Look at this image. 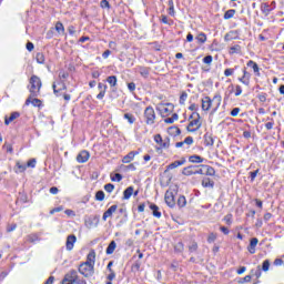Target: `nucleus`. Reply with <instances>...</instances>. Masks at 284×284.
<instances>
[{
	"mask_svg": "<svg viewBox=\"0 0 284 284\" xmlns=\"http://www.w3.org/2000/svg\"><path fill=\"white\" fill-rule=\"evenodd\" d=\"M214 101L215 103V109L214 112H216L219 110V108H221V101H223V99L221 98L220 93H216L213 99L211 100L210 97H205L202 99V110L204 112H209V110H211L212 108V102Z\"/></svg>",
	"mask_w": 284,
	"mask_h": 284,
	"instance_id": "nucleus-1",
	"label": "nucleus"
},
{
	"mask_svg": "<svg viewBox=\"0 0 284 284\" xmlns=\"http://www.w3.org/2000/svg\"><path fill=\"white\" fill-rule=\"evenodd\" d=\"M189 125L186 126L187 132H197V130H201V125H203V122H201V114L199 112H193L189 118Z\"/></svg>",
	"mask_w": 284,
	"mask_h": 284,
	"instance_id": "nucleus-2",
	"label": "nucleus"
},
{
	"mask_svg": "<svg viewBox=\"0 0 284 284\" xmlns=\"http://www.w3.org/2000/svg\"><path fill=\"white\" fill-rule=\"evenodd\" d=\"M41 78L37 75H32L29 80V92L31 97H39V93L41 92Z\"/></svg>",
	"mask_w": 284,
	"mask_h": 284,
	"instance_id": "nucleus-3",
	"label": "nucleus"
},
{
	"mask_svg": "<svg viewBox=\"0 0 284 284\" xmlns=\"http://www.w3.org/2000/svg\"><path fill=\"white\" fill-rule=\"evenodd\" d=\"M144 119H145L146 125H154L156 121V113L154 112V108L148 106L144 110Z\"/></svg>",
	"mask_w": 284,
	"mask_h": 284,
	"instance_id": "nucleus-4",
	"label": "nucleus"
},
{
	"mask_svg": "<svg viewBox=\"0 0 284 284\" xmlns=\"http://www.w3.org/2000/svg\"><path fill=\"white\" fill-rule=\"evenodd\" d=\"M79 272L80 274H82V276H92V274H94V266H92V264L84 262L79 266Z\"/></svg>",
	"mask_w": 284,
	"mask_h": 284,
	"instance_id": "nucleus-5",
	"label": "nucleus"
},
{
	"mask_svg": "<svg viewBox=\"0 0 284 284\" xmlns=\"http://www.w3.org/2000/svg\"><path fill=\"white\" fill-rule=\"evenodd\" d=\"M159 111L162 114V116H170V114L174 112V104L172 103L161 104L159 106Z\"/></svg>",
	"mask_w": 284,
	"mask_h": 284,
	"instance_id": "nucleus-6",
	"label": "nucleus"
},
{
	"mask_svg": "<svg viewBox=\"0 0 284 284\" xmlns=\"http://www.w3.org/2000/svg\"><path fill=\"white\" fill-rule=\"evenodd\" d=\"M164 201L169 207H174L176 205V201L174 200V192L166 191L164 195Z\"/></svg>",
	"mask_w": 284,
	"mask_h": 284,
	"instance_id": "nucleus-7",
	"label": "nucleus"
},
{
	"mask_svg": "<svg viewBox=\"0 0 284 284\" xmlns=\"http://www.w3.org/2000/svg\"><path fill=\"white\" fill-rule=\"evenodd\" d=\"M36 95H32L30 93L29 98L26 100V105H30V103L33 105V108H41V100L34 98Z\"/></svg>",
	"mask_w": 284,
	"mask_h": 284,
	"instance_id": "nucleus-8",
	"label": "nucleus"
},
{
	"mask_svg": "<svg viewBox=\"0 0 284 284\" xmlns=\"http://www.w3.org/2000/svg\"><path fill=\"white\" fill-rule=\"evenodd\" d=\"M74 243H77V235H69L65 242L68 252H72V250H74Z\"/></svg>",
	"mask_w": 284,
	"mask_h": 284,
	"instance_id": "nucleus-9",
	"label": "nucleus"
},
{
	"mask_svg": "<svg viewBox=\"0 0 284 284\" xmlns=\"http://www.w3.org/2000/svg\"><path fill=\"white\" fill-rule=\"evenodd\" d=\"M181 165H185V158H182V160L174 161L173 163L169 164L166 166L165 172H170V170H176V168H181Z\"/></svg>",
	"mask_w": 284,
	"mask_h": 284,
	"instance_id": "nucleus-10",
	"label": "nucleus"
},
{
	"mask_svg": "<svg viewBox=\"0 0 284 284\" xmlns=\"http://www.w3.org/2000/svg\"><path fill=\"white\" fill-rule=\"evenodd\" d=\"M89 160H90V152L88 151H81L77 156L78 163H88Z\"/></svg>",
	"mask_w": 284,
	"mask_h": 284,
	"instance_id": "nucleus-11",
	"label": "nucleus"
},
{
	"mask_svg": "<svg viewBox=\"0 0 284 284\" xmlns=\"http://www.w3.org/2000/svg\"><path fill=\"white\" fill-rule=\"evenodd\" d=\"M119 206L116 205H112L111 207H109L102 215V221H108V219L112 217V214L114 212H116Z\"/></svg>",
	"mask_w": 284,
	"mask_h": 284,
	"instance_id": "nucleus-12",
	"label": "nucleus"
},
{
	"mask_svg": "<svg viewBox=\"0 0 284 284\" xmlns=\"http://www.w3.org/2000/svg\"><path fill=\"white\" fill-rule=\"evenodd\" d=\"M256 245H258V239H251L250 244L247 246V251L250 252V254H256Z\"/></svg>",
	"mask_w": 284,
	"mask_h": 284,
	"instance_id": "nucleus-13",
	"label": "nucleus"
},
{
	"mask_svg": "<svg viewBox=\"0 0 284 284\" xmlns=\"http://www.w3.org/2000/svg\"><path fill=\"white\" fill-rule=\"evenodd\" d=\"M97 262V252L94 250H91L87 256V261L84 263H88L89 265L94 267V263Z\"/></svg>",
	"mask_w": 284,
	"mask_h": 284,
	"instance_id": "nucleus-14",
	"label": "nucleus"
},
{
	"mask_svg": "<svg viewBox=\"0 0 284 284\" xmlns=\"http://www.w3.org/2000/svg\"><path fill=\"white\" fill-rule=\"evenodd\" d=\"M77 278H79V275H77V271H71L64 276V282L68 283L69 281L71 283H77Z\"/></svg>",
	"mask_w": 284,
	"mask_h": 284,
	"instance_id": "nucleus-15",
	"label": "nucleus"
},
{
	"mask_svg": "<svg viewBox=\"0 0 284 284\" xmlns=\"http://www.w3.org/2000/svg\"><path fill=\"white\" fill-rule=\"evenodd\" d=\"M98 90H100L99 94L97 95V99L101 100L105 97V92L108 91V85L104 83L98 84Z\"/></svg>",
	"mask_w": 284,
	"mask_h": 284,
	"instance_id": "nucleus-16",
	"label": "nucleus"
},
{
	"mask_svg": "<svg viewBox=\"0 0 284 284\" xmlns=\"http://www.w3.org/2000/svg\"><path fill=\"white\" fill-rule=\"evenodd\" d=\"M139 154V151H131L122 159V163H132L134 161V156Z\"/></svg>",
	"mask_w": 284,
	"mask_h": 284,
	"instance_id": "nucleus-17",
	"label": "nucleus"
},
{
	"mask_svg": "<svg viewBox=\"0 0 284 284\" xmlns=\"http://www.w3.org/2000/svg\"><path fill=\"white\" fill-rule=\"evenodd\" d=\"M182 174L184 176H192V174H196V166L191 165V166L184 168L182 171Z\"/></svg>",
	"mask_w": 284,
	"mask_h": 284,
	"instance_id": "nucleus-18",
	"label": "nucleus"
},
{
	"mask_svg": "<svg viewBox=\"0 0 284 284\" xmlns=\"http://www.w3.org/2000/svg\"><path fill=\"white\" fill-rule=\"evenodd\" d=\"M247 68H252L253 72L256 74V77H261V71L258 68V64L252 60L247 62Z\"/></svg>",
	"mask_w": 284,
	"mask_h": 284,
	"instance_id": "nucleus-19",
	"label": "nucleus"
},
{
	"mask_svg": "<svg viewBox=\"0 0 284 284\" xmlns=\"http://www.w3.org/2000/svg\"><path fill=\"white\" fill-rule=\"evenodd\" d=\"M19 116H21V114L19 112L11 113L9 118L4 119V124L10 125L12 123V121L19 119Z\"/></svg>",
	"mask_w": 284,
	"mask_h": 284,
	"instance_id": "nucleus-20",
	"label": "nucleus"
},
{
	"mask_svg": "<svg viewBox=\"0 0 284 284\" xmlns=\"http://www.w3.org/2000/svg\"><path fill=\"white\" fill-rule=\"evenodd\" d=\"M150 210L155 219H161V212L159 211V206H156V204H150Z\"/></svg>",
	"mask_w": 284,
	"mask_h": 284,
	"instance_id": "nucleus-21",
	"label": "nucleus"
},
{
	"mask_svg": "<svg viewBox=\"0 0 284 284\" xmlns=\"http://www.w3.org/2000/svg\"><path fill=\"white\" fill-rule=\"evenodd\" d=\"M203 169H204V174H206V176H214V174H216V171L214 170V168L210 165H203Z\"/></svg>",
	"mask_w": 284,
	"mask_h": 284,
	"instance_id": "nucleus-22",
	"label": "nucleus"
},
{
	"mask_svg": "<svg viewBox=\"0 0 284 284\" xmlns=\"http://www.w3.org/2000/svg\"><path fill=\"white\" fill-rule=\"evenodd\" d=\"M139 72H140L141 77H143V79H148V77H150V68L140 67Z\"/></svg>",
	"mask_w": 284,
	"mask_h": 284,
	"instance_id": "nucleus-23",
	"label": "nucleus"
},
{
	"mask_svg": "<svg viewBox=\"0 0 284 284\" xmlns=\"http://www.w3.org/2000/svg\"><path fill=\"white\" fill-rule=\"evenodd\" d=\"M233 39H239V36H236L235 31H230L224 37V41H233Z\"/></svg>",
	"mask_w": 284,
	"mask_h": 284,
	"instance_id": "nucleus-24",
	"label": "nucleus"
},
{
	"mask_svg": "<svg viewBox=\"0 0 284 284\" xmlns=\"http://www.w3.org/2000/svg\"><path fill=\"white\" fill-rule=\"evenodd\" d=\"M204 143L205 145H214V138H212V134L206 133L204 135Z\"/></svg>",
	"mask_w": 284,
	"mask_h": 284,
	"instance_id": "nucleus-25",
	"label": "nucleus"
},
{
	"mask_svg": "<svg viewBox=\"0 0 284 284\" xmlns=\"http://www.w3.org/2000/svg\"><path fill=\"white\" fill-rule=\"evenodd\" d=\"M174 121H179V114L173 113L171 118L164 119V123H168L169 125H172Z\"/></svg>",
	"mask_w": 284,
	"mask_h": 284,
	"instance_id": "nucleus-26",
	"label": "nucleus"
},
{
	"mask_svg": "<svg viewBox=\"0 0 284 284\" xmlns=\"http://www.w3.org/2000/svg\"><path fill=\"white\" fill-rule=\"evenodd\" d=\"M114 250H116V242L111 241L106 247V254H114Z\"/></svg>",
	"mask_w": 284,
	"mask_h": 284,
	"instance_id": "nucleus-27",
	"label": "nucleus"
},
{
	"mask_svg": "<svg viewBox=\"0 0 284 284\" xmlns=\"http://www.w3.org/2000/svg\"><path fill=\"white\" fill-rule=\"evenodd\" d=\"M203 187H214V181L210 180V178H205L202 180Z\"/></svg>",
	"mask_w": 284,
	"mask_h": 284,
	"instance_id": "nucleus-28",
	"label": "nucleus"
},
{
	"mask_svg": "<svg viewBox=\"0 0 284 284\" xmlns=\"http://www.w3.org/2000/svg\"><path fill=\"white\" fill-rule=\"evenodd\" d=\"M195 39H196L197 43L203 44V43H205V41H207V36L205 33L201 32L196 36Z\"/></svg>",
	"mask_w": 284,
	"mask_h": 284,
	"instance_id": "nucleus-29",
	"label": "nucleus"
},
{
	"mask_svg": "<svg viewBox=\"0 0 284 284\" xmlns=\"http://www.w3.org/2000/svg\"><path fill=\"white\" fill-rule=\"evenodd\" d=\"M189 161L190 163H203V158L201 155H191Z\"/></svg>",
	"mask_w": 284,
	"mask_h": 284,
	"instance_id": "nucleus-30",
	"label": "nucleus"
},
{
	"mask_svg": "<svg viewBox=\"0 0 284 284\" xmlns=\"http://www.w3.org/2000/svg\"><path fill=\"white\" fill-rule=\"evenodd\" d=\"M132 194H134V187L129 186L124 192H123V196L125 200L130 199L132 196Z\"/></svg>",
	"mask_w": 284,
	"mask_h": 284,
	"instance_id": "nucleus-31",
	"label": "nucleus"
},
{
	"mask_svg": "<svg viewBox=\"0 0 284 284\" xmlns=\"http://www.w3.org/2000/svg\"><path fill=\"white\" fill-rule=\"evenodd\" d=\"M124 119H126L130 125H132L136 121V118L132 113H125Z\"/></svg>",
	"mask_w": 284,
	"mask_h": 284,
	"instance_id": "nucleus-32",
	"label": "nucleus"
},
{
	"mask_svg": "<svg viewBox=\"0 0 284 284\" xmlns=\"http://www.w3.org/2000/svg\"><path fill=\"white\" fill-rule=\"evenodd\" d=\"M230 54H241V45L235 44L230 48Z\"/></svg>",
	"mask_w": 284,
	"mask_h": 284,
	"instance_id": "nucleus-33",
	"label": "nucleus"
},
{
	"mask_svg": "<svg viewBox=\"0 0 284 284\" xmlns=\"http://www.w3.org/2000/svg\"><path fill=\"white\" fill-rule=\"evenodd\" d=\"M108 83L111 85V88L116 87V75H111L106 78Z\"/></svg>",
	"mask_w": 284,
	"mask_h": 284,
	"instance_id": "nucleus-34",
	"label": "nucleus"
},
{
	"mask_svg": "<svg viewBox=\"0 0 284 284\" xmlns=\"http://www.w3.org/2000/svg\"><path fill=\"white\" fill-rule=\"evenodd\" d=\"M234 14H236V10L234 9H230L224 13V19H232L234 18Z\"/></svg>",
	"mask_w": 284,
	"mask_h": 284,
	"instance_id": "nucleus-35",
	"label": "nucleus"
},
{
	"mask_svg": "<svg viewBox=\"0 0 284 284\" xmlns=\"http://www.w3.org/2000/svg\"><path fill=\"white\" fill-rule=\"evenodd\" d=\"M55 30L59 34H63V32H65V28L63 27V23H61V22L55 23Z\"/></svg>",
	"mask_w": 284,
	"mask_h": 284,
	"instance_id": "nucleus-36",
	"label": "nucleus"
},
{
	"mask_svg": "<svg viewBox=\"0 0 284 284\" xmlns=\"http://www.w3.org/2000/svg\"><path fill=\"white\" fill-rule=\"evenodd\" d=\"M95 201H105V193L103 191H98L95 193Z\"/></svg>",
	"mask_w": 284,
	"mask_h": 284,
	"instance_id": "nucleus-37",
	"label": "nucleus"
},
{
	"mask_svg": "<svg viewBox=\"0 0 284 284\" xmlns=\"http://www.w3.org/2000/svg\"><path fill=\"white\" fill-rule=\"evenodd\" d=\"M187 101V92H182L180 95V105H185V102Z\"/></svg>",
	"mask_w": 284,
	"mask_h": 284,
	"instance_id": "nucleus-38",
	"label": "nucleus"
},
{
	"mask_svg": "<svg viewBox=\"0 0 284 284\" xmlns=\"http://www.w3.org/2000/svg\"><path fill=\"white\" fill-rule=\"evenodd\" d=\"M186 203H187V201L185 200V196H180V197L178 199V205H179V207H185Z\"/></svg>",
	"mask_w": 284,
	"mask_h": 284,
	"instance_id": "nucleus-39",
	"label": "nucleus"
},
{
	"mask_svg": "<svg viewBox=\"0 0 284 284\" xmlns=\"http://www.w3.org/2000/svg\"><path fill=\"white\" fill-rule=\"evenodd\" d=\"M36 60L38 63H45V55L43 53H37Z\"/></svg>",
	"mask_w": 284,
	"mask_h": 284,
	"instance_id": "nucleus-40",
	"label": "nucleus"
},
{
	"mask_svg": "<svg viewBox=\"0 0 284 284\" xmlns=\"http://www.w3.org/2000/svg\"><path fill=\"white\" fill-rule=\"evenodd\" d=\"M123 179V175H121L120 173H115V174H111V181H116L118 183L121 182Z\"/></svg>",
	"mask_w": 284,
	"mask_h": 284,
	"instance_id": "nucleus-41",
	"label": "nucleus"
},
{
	"mask_svg": "<svg viewBox=\"0 0 284 284\" xmlns=\"http://www.w3.org/2000/svg\"><path fill=\"white\" fill-rule=\"evenodd\" d=\"M263 272H270V260H265L262 264Z\"/></svg>",
	"mask_w": 284,
	"mask_h": 284,
	"instance_id": "nucleus-42",
	"label": "nucleus"
},
{
	"mask_svg": "<svg viewBox=\"0 0 284 284\" xmlns=\"http://www.w3.org/2000/svg\"><path fill=\"white\" fill-rule=\"evenodd\" d=\"M17 168H18V172H26L28 165H26L21 162H17Z\"/></svg>",
	"mask_w": 284,
	"mask_h": 284,
	"instance_id": "nucleus-43",
	"label": "nucleus"
},
{
	"mask_svg": "<svg viewBox=\"0 0 284 284\" xmlns=\"http://www.w3.org/2000/svg\"><path fill=\"white\" fill-rule=\"evenodd\" d=\"M212 61H214V58H212V55H206L203 59V63H205L206 65H212Z\"/></svg>",
	"mask_w": 284,
	"mask_h": 284,
	"instance_id": "nucleus-44",
	"label": "nucleus"
},
{
	"mask_svg": "<svg viewBox=\"0 0 284 284\" xmlns=\"http://www.w3.org/2000/svg\"><path fill=\"white\" fill-rule=\"evenodd\" d=\"M104 190H105V192H109V193L114 192V184H112V183L105 184Z\"/></svg>",
	"mask_w": 284,
	"mask_h": 284,
	"instance_id": "nucleus-45",
	"label": "nucleus"
},
{
	"mask_svg": "<svg viewBox=\"0 0 284 284\" xmlns=\"http://www.w3.org/2000/svg\"><path fill=\"white\" fill-rule=\"evenodd\" d=\"M199 250V244L196 242H192L191 245L189 246L190 252H196Z\"/></svg>",
	"mask_w": 284,
	"mask_h": 284,
	"instance_id": "nucleus-46",
	"label": "nucleus"
},
{
	"mask_svg": "<svg viewBox=\"0 0 284 284\" xmlns=\"http://www.w3.org/2000/svg\"><path fill=\"white\" fill-rule=\"evenodd\" d=\"M184 145H192L194 143V138L193 136H187L183 141Z\"/></svg>",
	"mask_w": 284,
	"mask_h": 284,
	"instance_id": "nucleus-47",
	"label": "nucleus"
},
{
	"mask_svg": "<svg viewBox=\"0 0 284 284\" xmlns=\"http://www.w3.org/2000/svg\"><path fill=\"white\" fill-rule=\"evenodd\" d=\"M195 174H205V169L203 168V165L201 166L195 165Z\"/></svg>",
	"mask_w": 284,
	"mask_h": 284,
	"instance_id": "nucleus-48",
	"label": "nucleus"
},
{
	"mask_svg": "<svg viewBox=\"0 0 284 284\" xmlns=\"http://www.w3.org/2000/svg\"><path fill=\"white\" fill-rule=\"evenodd\" d=\"M37 166V160L36 159H31L28 161L27 163V168H36Z\"/></svg>",
	"mask_w": 284,
	"mask_h": 284,
	"instance_id": "nucleus-49",
	"label": "nucleus"
},
{
	"mask_svg": "<svg viewBox=\"0 0 284 284\" xmlns=\"http://www.w3.org/2000/svg\"><path fill=\"white\" fill-rule=\"evenodd\" d=\"M216 241V233H211L207 237V243H214Z\"/></svg>",
	"mask_w": 284,
	"mask_h": 284,
	"instance_id": "nucleus-50",
	"label": "nucleus"
},
{
	"mask_svg": "<svg viewBox=\"0 0 284 284\" xmlns=\"http://www.w3.org/2000/svg\"><path fill=\"white\" fill-rule=\"evenodd\" d=\"M184 250L183 242L175 244V252H182Z\"/></svg>",
	"mask_w": 284,
	"mask_h": 284,
	"instance_id": "nucleus-51",
	"label": "nucleus"
},
{
	"mask_svg": "<svg viewBox=\"0 0 284 284\" xmlns=\"http://www.w3.org/2000/svg\"><path fill=\"white\" fill-rule=\"evenodd\" d=\"M154 141L155 143H158V145H161V143H163V138L161 136V134H156L154 135Z\"/></svg>",
	"mask_w": 284,
	"mask_h": 284,
	"instance_id": "nucleus-52",
	"label": "nucleus"
},
{
	"mask_svg": "<svg viewBox=\"0 0 284 284\" xmlns=\"http://www.w3.org/2000/svg\"><path fill=\"white\" fill-rule=\"evenodd\" d=\"M243 94V89L241 85L235 87V97H241Z\"/></svg>",
	"mask_w": 284,
	"mask_h": 284,
	"instance_id": "nucleus-53",
	"label": "nucleus"
},
{
	"mask_svg": "<svg viewBox=\"0 0 284 284\" xmlns=\"http://www.w3.org/2000/svg\"><path fill=\"white\" fill-rule=\"evenodd\" d=\"M224 222L226 223V225H231L232 224V214L225 215Z\"/></svg>",
	"mask_w": 284,
	"mask_h": 284,
	"instance_id": "nucleus-54",
	"label": "nucleus"
},
{
	"mask_svg": "<svg viewBox=\"0 0 284 284\" xmlns=\"http://www.w3.org/2000/svg\"><path fill=\"white\" fill-rule=\"evenodd\" d=\"M160 146L163 148L164 150H168V148H170V140H165L164 142H161Z\"/></svg>",
	"mask_w": 284,
	"mask_h": 284,
	"instance_id": "nucleus-55",
	"label": "nucleus"
},
{
	"mask_svg": "<svg viewBox=\"0 0 284 284\" xmlns=\"http://www.w3.org/2000/svg\"><path fill=\"white\" fill-rule=\"evenodd\" d=\"M241 112V109L240 108H234L232 111H231V116H239V113Z\"/></svg>",
	"mask_w": 284,
	"mask_h": 284,
	"instance_id": "nucleus-56",
	"label": "nucleus"
},
{
	"mask_svg": "<svg viewBox=\"0 0 284 284\" xmlns=\"http://www.w3.org/2000/svg\"><path fill=\"white\" fill-rule=\"evenodd\" d=\"M57 212H63V206L54 207L50 211V214H57Z\"/></svg>",
	"mask_w": 284,
	"mask_h": 284,
	"instance_id": "nucleus-57",
	"label": "nucleus"
},
{
	"mask_svg": "<svg viewBox=\"0 0 284 284\" xmlns=\"http://www.w3.org/2000/svg\"><path fill=\"white\" fill-rule=\"evenodd\" d=\"M258 100L261 103H265L267 101V95L265 93H262L258 95Z\"/></svg>",
	"mask_w": 284,
	"mask_h": 284,
	"instance_id": "nucleus-58",
	"label": "nucleus"
},
{
	"mask_svg": "<svg viewBox=\"0 0 284 284\" xmlns=\"http://www.w3.org/2000/svg\"><path fill=\"white\" fill-rule=\"evenodd\" d=\"M128 88H129L130 92H134V90H136V84L134 82H130L128 84Z\"/></svg>",
	"mask_w": 284,
	"mask_h": 284,
	"instance_id": "nucleus-59",
	"label": "nucleus"
},
{
	"mask_svg": "<svg viewBox=\"0 0 284 284\" xmlns=\"http://www.w3.org/2000/svg\"><path fill=\"white\" fill-rule=\"evenodd\" d=\"M239 81H240L241 83H243V85H250V81L246 80V78H244V75H243L242 78H239Z\"/></svg>",
	"mask_w": 284,
	"mask_h": 284,
	"instance_id": "nucleus-60",
	"label": "nucleus"
},
{
	"mask_svg": "<svg viewBox=\"0 0 284 284\" xmlns=\"http://www.w3.org/2000/svg\"><path fill=\"white\" fill-rule=\"evenodd\" d=\"M224 74L226 77H232V74H234V69H225Z\"/></svg>",
	"mask_w": 284,
	"mask_h": 284,
	"instance_id": "nucleus-61",
	"label": "nucleus"
},
{
	"mask_svg": "<svg viewBox=\"0 0 284 284\" xmlns=\"http://www.w3.org/2000/svg\"><path fill=\"white\" fill-rule=\"evenodd\" d=\"M100 6H101V8H110V2H108V0H102L100 2Z\"/></svg>",
	"mask_w": 284,
	"mask_h": 284,
	"instance_id": "nucleus-62",
	"label": "nucleus"
},
{
	"mask_svg": "<svg viewBox=\"0 0 284 284\" xmlns=\"http://www.w3.org/2000/svg\"><path fill=\"white\" fill-rule=\"evenodd\" d=\"M68 32H69V34H75L77 33V29L74 28V26H70L68 28Z\"/></svg>",
	"mask_w": 284,
	"mask_h": 284,
	"instance_id": "nucleus-63",
	"label": "nucleus"
},
{
	"mask_svg": "<svg viewBox=\"0 0 284 284\" xmlns=\"http://www.w3.org/2000/svg\"><path fill=\"white\" fill-rule=\"evenodd\" d=\"M27 50H28L29 52H32V50H34V44H33L32 42H28V43H27Z\"/></svg>",
	"mask_w": 284,
	"mask_h": 284,
	"instance_id": "nucleus-64",
	"label": "nucleus"
}]
</instances>
